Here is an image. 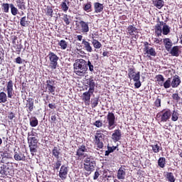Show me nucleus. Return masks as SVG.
I'll list each match as a JSON object with an SVG mask.
<instances>
[{
	"label": "nucleus",
	"instance_id": "obj_41",
	"mask_svg": "<svg viewBox=\"0 0 182 182\" xmlns=\"http://www.w3.org/2000/svg\"><path fill=\"white\" fill-rule=\"evenodd\" d=\"M60 166H62V161L60 159H57L55 163L53 164V170H59L60 168Z\"/></svg>",
	"mask_w": 182,
	"mask_h": 182
},
{
	"label": "nucleus",
	"instance_id": "obj_52",
	"mask_svg": "<svg viewBox=\"0 0 182 182\" xmlns=\"http://www.w3.org/2000/svg\"><path fill=\"white\" fill-rule=\"evenodd\" d=\"M93 126H95V127L100 129V127H103V122H102V120L100 119L97 120L93 123Z\"/></svg>",
	"mask_w": 182,
	"mask_h": 182
},
{
	"label": "nucleus",
	"instance_id": "obj_35",
	"mask_svg": "<svg viewBox=\"0 0 182 182\" xmlns=\"http://www.w3.org/2000/svg\"><path fill=\"white\" fill-rule=\"evenodd\" d=\"M166 158L165 157H160L158 159V166L161 168H164L166 167Z\"/></svg>",
	"mask_w": 182,
	"mask_h": 182
},
{
	"label": "nucleus",
	"instance_id": "obj_12",
	"mask_svg": "<svg viewBox=\"0 0 182 182\" xmlns=\"http://www.w3.org/2000/svg\"><path fill=\"white\" fill-rule=\"evenodd\" d=\"M55 80L49 78L46 82V90L51 95H55L56 87L55 86Z\"/></svg>",
	"mask_w": 182,
	"mask_h": 182
},
{
	"label": "nucleus",
	"instance_id": "obj_28",
	"mask_svg": "<svg viewBox=\"0 0 182 182\" xmlns=\"http://www.w3.org/2000/svg\"><path fill=\"white\" fill-rule=\"evenodd\" d=\"M92 45L95 48V49H100L102 48V43H100L99 41L97 39H95V36H92Z\"/></svg>",
	"mask_w": 182,
	"mask_h": 182
},
{
	"label": "nucleus",
	"instance_id": "obj_43",
	"mask_svg": "<svg viewBox=\"0 0 182 182\" xmlns=\"http://www.w3.org/2000/svg\"><path fill=\"white\" fill-rule=\"evenodd\" d=\"M99 97H94L91 100V106L92 109H94L95 107H97V105H99Z\"/></svg>",
	"mask_w": 182,
	"mask_h": 182
},
{
	"label": "nucleus",
	"instance_id": "obj_21",
	"mask_svg": "<svg viewBox=\"0 0 182 182\" xmlns=\"http://www.w3.org/2000/svg\"><path fill=\"white\" fill-rule=\"evenodd\" d=\"M82 45L83 46V49H85V50H86L87 52H90V53L93 52L92 44H90L89 41H86V39H82Z\"/></svg>",
	"mask_w": 182,
	"mask_h": 182
},
{
	"label": "nucleus",
	"instance_id": "obj_58",
	"mask_svg": "<svg viewBox=\"0 0 182 182\" xmlns=\"http://www.w3.org/2000/svg\"><path fill=\"white\" fill-rule=\"evenodd\" d=\"M4 55V51H0V65H1L2 62H4V59H5Z\"/></svg>",
	"mask_w": 182,
	"mask_h": 182
},
{
	"label": "nucleus",
	"instance_id": "obj_64",
	"mask_svg": "<svg viewBox=\"0 0 182 182\" xmlns=\"http://www.w3.org/2000/svg\"><path fill=\"white\" fill-rule=\"evenodd\" d=\"M33 136H35V132H33V131L28 133V137H34Z\"/></svg>",
	"mask_w": 182,
	"mask_h": 182
},
{
	"label": "nucleus",
	"instance_id": "obj_62",
	"mask_svg": "<svg viewBox=\"0 0 182 182\" xmlns=\"http://www.w3.org/2000/svg\"><path fill=\"white\" fill-rule=\"evenodd\" d=\"M100 176V173H99V171H95L94 174L93 180H97Z\"/></svg>",
	"mask_w": 182,
	"mask_h": 182
},
{
	"label": "nucleus",
	"instance_id": "obj_29",
	"mask_svg": "<svg viewBox=\"0 0 182 182\" xmlns=\"http://www.w3.org/2000/svg\"><path fill=\"white\" fill-rule=\"evenodd\" d=\"M16 2L18 9H21V11H25V9H26V3H25V0H16Z\"/></svg>",
	"mask_w": 182,
	"mask_h": 182
},
{
	"label": "nucleus",
	"instance_id": "obj_55",
	"mask_svg": "<svg viewBox=\"0 0 182 182\" xmlns=\"http://www.w3.org/2000/svg\"><path fill=\"white\" fill-rule=\"evenodd\" d=\"M47 16H53V9H51V7H47V11H46Z\"/></svg>",
	"mask_w": 182,
	"mask_h": 182
},
{
	"label": "nucleus",
	"instance_id": "obj_40",
	"mask_svg": "<svg viewBox=\"0 0 182 182\" xmlns=\"http://www.w3.org/2000/svg\"><path fill=\"white\" fill-rule=\"evenodd\" d=\"M20 25L21 26H28L29 25V21H28V18L26 16H23L20 19Z\"/></svg>",
	"mask_w": 182,
	"mask_h": 182
},
{
	"label": "nucleus",
	"instance_id": "obj_11",
	"mask_svg": "<svg viewBox=\"0 0 182 182\" xmlns=\"http://www.w3.org/2000/svg\"><path fill=\"white\" fill-rule=\"evenodd\" d=\"M128 77L130 80L137 81L140 79V72L136 73V68L132 65L128 69Z\"/></svg>",
	"mask_w": 182,
	"mask_h": 182
},
{
	"label": "nucleus",
	"instance_id": "obj_14",
	"mask_svg": "<svg viewBox=\"0 0 182 182\" xmlns=\"http://www.w3.org/2000/svg\"><path fill=\"white\" fill-rule=\"evenodd\" d=\"M0 156L1 157L0 163H2L3 164H5V163H6V160L12 159V154L9 153V149H6L4 151H0Z\"/></svg>",
	"mask_w": 182,
	"mask_h": 182
},
{
	"label": "nucleus",
	"instance_id": "obj_33",
	"mask_svg": "<svg viewBox=\"0 0 182 182\" xmlns=\"http://www.w3.org/2000/svg\"><path fill=\"white\" fill-rule=\"evenodd\" d=\"M58 46H60V49L65 50L68 48V46L69 45V43L65 40H60V41H58Z\"/></svg>",
	"mask_w": 182,
	"mask_h": 182
},
{
	"label": "nucleus",
	"instance_id": "obj_7",
	"mask_svg": "<svg viewBox=\"0 0 182 182\" xmlns=\"http://www.w3.org/2000/svg\"><path fill=\"white\" fill-rule=\"evenodd\" d=\"M151 44L149 43V42L145 41L144 43V55H147V58L151 59V56H156L157 53L156 52V49L153 47H150Z\"/></svg>",
	"mask_w": 182,
	"mask_h": 182
},
{
	"label": "nucleus",
	"instance_id": "obj_39",
	"mask_svg": "<svg viewBox=\"0 0 182 182\" xmlns=\"http://www.w3.org/2000/svg\"><path fill=\"white\" fill-rule=\"evenodd\" d=\"M162 33L163 35H168L170 33V26H168L166 23H164Z\"/></svg>",
	"mask_w": 182,
	"mask_h": 182
},
{
	"label": "nucleus",
	"instance_id": "obj_53",
	"mask_svg": "<svg viewBox=\"0 0 182 182\" xmlns=\"http://www.w3.org/2000/svg\"><path fill=\"white\" fill-rule=\"evenodd\" d=\"M63 20L65 25H70V21L69 20V16L68 14H63Z\"/></svg>",
	"mask_w": 182,
	"mask_h": 182
},
{
	"label": "nucleus",
	"instance_id": "obj_46",
	"mask_svg": "<svg viewBox=\"0 0 182 182\" xmlns=\"http://www.w3.org/2000/svg\"><path fill=\"white\" fill-rule=\"evenodd\" d=\"M83 9L85 11V12H92V2L88 1L87 4H85Z\"/></svg>",
	"mask_w": 182,
	"mask_h": 182
},
{
	"label": "nucleus",
	"instance_id": "obj_15",
	"mask_svg": "<svg viewBox=\"0 0 182 182\" xmlns=\"http://www.w3.org/2000/svg\"><path fill=\"white\" fill-rule=\"evenodd\" d=\"M117 178L118 180H124L126 178V166H121L117 172Z\"/></svg>",
	"mask_w": 182,
	"mask_h": 182
},
{
	"label": "nucleus",
	"instance_id": "obj_5",
	"mask_svg": "<svg viewBox=\"0 0 182 182\" xmlns=\"http://www.w3.org/2000/svg\"><path fill=\"white\" fill-rule=\"evenodd\" d=\"M156 117L159 119L161 123H166L171 117V109L168 108L162 109L156 114Z\"/></svg>",
	"mask_w": 182,
	"mask_h": 182
},
{
	"label": "nucleus",
	"instance_id": "obj_27",
	"mask_svg": "<svg viewBox=\"0 0 182 182\" xmlns=\"http://www.w3.org/2000/svg\"><path fill=\"white\" fill-rule=\"evenodd\" d=\"M152 4L158 9H161L164 6V0H152Z\"/></svg>",
	"mask_w": 182,
	"mask_h": 182
},
{
	"label": "nucleus",
	"instance_id": "obj_9",
	"mask_svg": "<svg viewBox=\"0 0 182 182\" xmlns=\"http://www.w3.org/2000/svg\"><path fill=\"white\" fill-rule=\"evenodd\" d=\"M107 129L113 130L116 127V116L114 113L109 112L107 115Z\"/></svg>",
	"mask_w": 182,
	"mask_h": 182
},
{
	"label": "nucleus",
	"instance_id": "obj_42",
	"mask_svg": "<svg viewBox=\"0 0 182 182\" xmlns=\"http://www.w3.org/2000/svg\"><path fill=\"white\" fill-rule=\"evenodd\" d=\"M9 6H11V4L8 3L1 4V9L3 12H4L5 14H8L9 12Z\"/></svg>",
	"mask_w": 182,
	"mask_h": 182
},
{
	"label": "nucleus",
	"instance_id": "obj_18",
	"mask_svg": "<svg viewBox=\"0 0 182 182\" xmlns=\"http://www.w3.org/2000/svg\"><path fill=\"white\" fill-rule=\"evenodd\" d=\"M111 139L114 143L120 141V140H122V131L119 129H115L114 133L112 134Z\"/></svg>",
	"mask_w": 182,
	"mask_h": 182
},
{
	"label": "nucleus",
	"instance_id": "obj_60",
	"mask_svg": "<svg viewBox=\"0 0 182 182\" xmlns=\"http://www.w3.org/2000/svg\"><path fill=\"white\" fill-rule=\"evenodd\" d=\"M11 41H12L13 45H16V41H18V36H11Z\"/></svg>",
	"mask_w": 182,
	"mask_h": 182
},
{
	"label": "nucleus",
	"instance_id": "obj_36",
	"mask_svg": "<svg viewBox=\"0 0 182 182\" xmlns=\"http://www.w3.org/2000/svg\"><path fill=\"white\" fill-rule=\"evenodd\" d=\"M151 147L154 153H159L160 151H161V150H163V147H161L158 144L151 145Z\"/></svg>",
	"mask_w": 182,
	"mask_h": 182
},
{
	"label": "nucleus",
	"instance_id": "obj_59",
	"mask_svg": "<svg viewBox=\"0 0 182 182\" xmlns=\"http://www.w3.org/2000/svg\"><path fill=\"white\" fill-rule=\"evenodd\" d=\"M15 62H16V63H18V65L23 63V60H22V58L21 57H17L15 59Z\"/></svg>",
	"mask_w": 182,
	"mask_h": 182
},
{
	"label": "nucleus",
	"instance_id": "obj_23",
	"mask_svg": "<svg viewBox=\"0 0 182 182\" xmlns=\"http://www.w3.org/2000/svg\"><path fill=\"white\" fill-rule=\"evenodd\" d=\"M103 9H105V6L100 2L94 3V10L95 14H100V12H103Z\"/></svg>",
	"mask_w": 182,
	"mask_h": 182
},
{
	"label": "nucleus",
	"instance_id": "obj_32",
	"mask_svg": "<svg viewBox=\"0 0 182 182\" xmlns=\"http://www.w3.org/2000/svg\"><path fill=\"white\" fill-rule=\"evenodd\" d=\"M127 29L128 33L131 36L134 35V33H139V32L137 31V28L134 27V26L133 25H129Z\"/></svg>",
	"mask_w": 182,
	"mask_h": 182
},
{
	"label": "nucleus",
	"instance_id": "obj_19",
	"mask_svg": "<svg viewBox=\"0 0 182 182\" xmlns=\"http://www.w3.org/2000/svg\"><path fill=\"white\" fill-rule=\"evenodd\" d=\"M171 87L173 89H176V87H178L180 85H181V79L180 78V76L176 75L173 77L172 81H171Z\"/></svg>",
	"mask_w": 182,
	"mask_h": 182
},
{
	"label": "nucleus",
	"instance_id": "obj_8",
	"mask_svg": "<svg viewBox=\"0 0 182 182\" xmlns=\"http://www.w3.org/2000/svg\"><path fill=\"white\" fill-rule=\"evenodd\" d=\"M85 153H87V147L86 146V145L82 144L81 146H79L77 151H76V160H82V159H86L87 157H89L87 156V154H85Z\"/></svg>",
	"mask_w": 182,
	"mask_h": 182
},
{
	"label": "nucleus",
	"instance_id": "obj_22",
	"mask_svg": "<svg viewBox=\"0 0 182 182\" xmlns=\"http://www.w3.org/2000/svg\"><path fill=\"white\" fill-rule=\"evenodd\" d=\"M164 45L166 50H167V52H170L171 48L173 47V41H171V40L168 38H164Z\"/></svg>",
	"mask_w": 182,
	"mask_h": 182
},
{
	"label": "nucleus",
	"instance_id": "obj_44",
	"mask_svg": "<svg viewBox=\"0 0 182 182\" xmlns=\"http://www.w3.org/2000/svg\"><path fill=\"white\" fill-rule=\"evenodd\" d=\"M154 105L157 109H159V107H161V97L157 96L156 99L154 102Z\"/></svg>",
	"mask_w": 182,
	"mask_h": 182
},
{
	"label": "nucleus",
	"instance_id": "obj_38",
	"mask_svg": "<svg viewBox=\"0 0 182 182\" xmlns=\"http://www.w3.org/2000/svg\"><path fill=\"white\" fill-rule=\"evenodd\" d=\"M8 102V97L6 96V93L4 92H0V103H6Z\"/></svg>",
	"mask_w": 182,
	"mask_h": 182
},
{
	"label": "nucleus",
	"instance_id": "obj_2",
	"mask_svg": "<svg viewBox=\"0 0 182 182\" xmlns=\"http://www.w3.org/2000/svg\"><path fill=\"white\" fill-rule=\"evenodd\" d=\"M87 85L89 87L88 91L83 92L82 99L84 101L85 106H89L90 105V97H92V95L95 93V87H96V83L95 82V80L90 78L87 81Z\"/></svg>",
	"mask_w": 182,
	"mask_h": 182
},
{
	"label": "nucleus",
	"instance_id": "obj_10",
	"mask_svg": "<svg viewBox=\"0 0 182 182\" xmlns=\"http://www.w3.org/2000/svg\"><path fill=\"white\" fill-rule=\"evenodd\" d=\"M48 59L50 60V69L55 70L58 68V61L59 60V57L55 54V53L50 51L48 53Z\"/></svg>",
	"mask_w": 182,
	"mask_h": 182
},
{
	"label": "nucleus",
	"instance_id": "obj_61",
	"mask_svg": "<svg viewBox=\"0 0 182 182\" xmlns=\"http://www.w3.org/2000/svg\"><path fill=\"white\" fill-rule=\"evenodd\" d=\"M117 147L113 146H107V150L109 151V153H113L114 150H116Z\"/></svg>",
	"mask_w": 182,
	"mask_h": 182
},
{
	"label": "nucleus",
	"instance_id": "obj_37",
	"mask_svg": "<svg viewBox=\"0 0 182 182\" xmlns=\"http://www.w3.org/2000/svg\"><path fill=\"white\" fill-rule=\"evenodd\" d=\"M38 124H39V121H38L36 117H33L30 119V126L31 127H36Z\"/></svg>",
	"mask_w": 182,
	"mask_h": 182
},
{
	"label": "nucleus",
	"instance_id": "obj_16",
	"mask_svg": "<svg viewBox=\"0 0 182 182\" xmlns=\"http://www.w3.org/2000/svg\"><path fill=\"white\" fill-rule=\"evenodd\" d=\"M69 171V169L68 167L65 165L61 166L59 171V177L61 178V180H66L68 178V173Z\"/></svg>",
	"mask_w": 182,
	"mask_h": 182
},
{
	"label": "nucleus",
	"instance_id": "obj_30",
	"mask_svg": "<svg viewBox=\"0 0 182 182\" xmlns=\"http://www.w3.org/2000/svg\"><path fill=\"white\" fill-rule=\"evenodd\" d=\"M52 155L54 156L57 160H60L59 159L60 156V149L58 148V146H54L52 150Z\"/></svg>",
	"mask_w": 182,
	"mask_h": 182
},
{
	"label": "nucleus",
	"instance_id": "obj_4",
	"mask_svg": "<svg viewBox=\"0 0 182 182\" xmlns=\"http://www.w3.org/2000/svg\"><path fill=\"white\" fill-rule=\"evenodd\" d=\"M27 140L31 156H36V154L38 152V143L39 140H38L36 136H28Z\"/></svg>",
	"mask_w": 182,
	"mask_h": 182
},
{
	"label": "nucleus",
	"instance_id": "obj_24",
	"mask_svg": "<svg viewBox=\"0 0 182 182\" xmlns=\"http://www.w3.org/2000/svg\"><path fill=\"white\" fill-rule=\"evenodd\" d=\"M14 158V160H16V161H25V160H26V156H25V154L21 152H15Z\"/></svg>",
	"mask_w": 182,
	"mask_h": 182
},
{
	"label": "nucleus",
	"instance_id": "obj_48",
	"mask_svg": "<svg viewBox=\"0 0 182 182\" xmlns=\"http://www.w3.org/2000/svg\"><path fill=\"white\" fill-rule=\"evenodd\" d=\"M86 68L89 69L90 72H95V66L93 65L92 62H90V60L86 61Z\"/></svg>",
	"mask_w": 182,
	"mask_h": 182
},
{
	"label": "nucleus",
	"instance_id": "obj_63",
	"mask_svg": "<svg viewBox=\"0 0 182 182\" xmlns=\"http://www.w3.org/2000/svg\"><path fill=\"white\" fill-rule=\"evenodd\" d=\"M14 117H15V114H14V112H10L9 114V119L10 120H13L14 119Z\"/></svg>",
	"mask_w": 182,
	"mask_h": 182
},
{
	"label": "nucleus",
	"instance_id": "obj_56",
	"mask_svg": "<svg viewBox=\"0 0 182 182\" xmlns=\"http://www.w3.org/2000/svg\"><path fill=\"white\" fill-rule=\"evenodd\" d=\"M155 79H156V81L158 82H164V76H163V75H161V74L157 75L155 77Z\"/></svg>",
	"mask_w": 182,
	"mask_h": 182
},
{
	"label": "nucleus",
	"instance_id": "obj_1",
	"mask_svg": "<svg viewBox=\"0 0 182 182\" xmlns=\"http://www.w3.org/2000/svg\"><path fill=\"white\" fill-rule=\"evenodd\" d=\"M74 73L80 77H83L87 73L88 68L86 67V60L80 58L77 59L73 64Z\"/></svg>",
	"mask_w": 182,
	"mask_h": 182
},
{
	"label": "nucleus",
	"instance_id": "obj_49",
	"mask_svg": "<svg viewBox=\"0 0 182 182\" xmlns=\"http://www.w3.org/2000/svg\"><path fill=\"white\" fill-rule=\"evenodd\" d=\"M164 89H170L171 87V78H168L163 84Z\"/></svg>",
	"mask_w": 182,
	"mask_h": 182
},
{
	"label": "nucleus",
	"instance_id": "obj_26",
	"mask_svg": "<svg viewBox=\"0 0 182 182\" xmlns=\"http://www.w3.org/2000/svg\"><path fill=\"white\" fill-rule=\"evenodd\" d=\"M0 174H2V176H9V168L5 164H1L0 166Z\"/></svg>",
	"mask_w": 182,
	"mask_h": 182
},
{
	"label": "nucleus",
	"instance_id": "obj_6",
	"mask_svg": "<svg viewBox=\"0 0 182 182\" xmlns=\"http://www.w3.org/2000/svg\"><path fill=\"white\" fill-rule=\"evenodd\" d=\"M84 168L86 171H88L90 174L95 171L96 168V161L90 160V157L87 156L84 159Z\"/></svg>",
	"mask_w": 182,
	"mask_h": 182
},
{
	"label": "nucleus",
	"instance_id": "obj_47",
	"mask_svg": "<svg viewBox=\"0 0 182 182\" xmlns=\"http://www.w3.org/2000/svg\"><path fill=\"white\" fill-rule=\"evenodd\" d=\"M10 8H11V13L14 16H16L18 15V9L15 7V6L12 4H10Z\"/></svg>",
	"mask_w": 182,
	"mask_h": 182
},
{
	"label": "nucleus",
	"instance_id": "obj_54",
	"mask_svg": "<svg viewBox=\"0 0 182 182\" xmlns=\"http://www.w3.org/2000/svg\"><path fill=\"white\" fill-rule=\"evenodd\" d=\"M56 113L53 112L50 116V122L53 123L54 124H56Z\"/></svg>",
	"mask_w": 182,
	"mask_h": 182
},
{
	"label": "nucleus",
	"instance_id": "obj_34",
	"mask_svg": "<svg viewBox=\"0 0 182 182\" xmlns=\"http://www.w3.org/2000/svg\"><path fill=\"white\" fill-rule=\"evenodd\" d=\"M165 177L168 182H176L174 174L171 172H166Z\"/></svg>",
	"mask_w": 182,
	"mask_h": 182
},
{
	"label": "nucleus",
	"instance_id": "obj_50",
	"mask_svg": "<svg viewBox=\"0 0 182 182\" xmlns=\"http://www.w3.org/2000/svg\"><path fill=\"white\" fill-rule=\"evenodd\" d=\"M171 97L174 102H176V103H178V102H180V100L181 99V97L178 95V92H175L172 94Z\"/></svg>",
	"mask_w": 182,
	"mask_h": 182
},
{
	"label": "nucleus",
	"instance_id": "obj_45",
	"mask_svg": "<svg viewBox=\"0 0 182 182\" xmlns=\"http://www.w3.org/2000/svg\"><path fill=\"white\" fill-rule=\"evenodd\" d=\"M178 116H180L178 112H177L176 110H173L171 115L172 122H177V120H178Z\"/></svg>",
	"mask_w": 182,
	"mask_h": 182
},
{
	"label": "nucleus",
	"instance_id": "obj_51",
	"mask_svg": "<svg viewBox=\"0 0 182 182\" xmlns=\"http://www.w3.org/2000/svg\"><path fill=\"white\" fill-rule=\"evenodd\" d=\"M60 6L63 12H68V11L69 10V6L66 4V0L61 3Z\"/></svg>",
	"mask_w": 182,
	"mask_h": 182
},
{
	"label": "nucleus",
	"instance_id": "obj_17",
	"mask_svg": "<svg viewBox=\"0 0 182 182\" xmlns=\"http://www.w3.org/2000/svg\"><path fill=\"white\" fill-rule=\"evenodd\" d=\"M6 91H7V97L9 99H12V97L14 96V82L12 81V80H10L7 82Z\"/></svg>",
	"mask_w": 182,
	"mask_h": 182
},
{
	"label": "nucleus",
	"instance_id": "obj_20",
	"mask_svg": "<svg viewBox=\"0 0 182 182\" xmlns=\"http://www.w3.org/2000/svg\"><path fill=\"white\" fill-rule=\"evenodd\" d=\"M164 22L163 21H159L154 26V31L156 35L157 36H161V33H163V25Z\"/></svg>",
	"mask_w": 182,
	"mask_h": 182
},
{
	"label": "nucleus",
	"instance_id": "obj_57",
	"mask_svg": "<svg viewBox=\"0 0 182 182\" xmlns=\"http://www.w3.org/2000/svg\"><path fill=\"white\" fill-rule=\"evenodd\" d=\"M134 82H135L134 86L136 89H139L141 86V82H140V79L139 80L134 81Z\"/></svg>",
	"mask_w": 182,
	"mask_h": 182
},
{
	"label": "nucleus",
	"instance_id": "obj_3",
	"mask_svg": "<svg viewBox=\"0 0 182 182\" xmlns=\"http://www.w3.org/2000/svg\"><path fill=\"white\" fill-rule=\"evenodd\" d=\"M103 140H105V134H103L100 130H97L93 140L96 150H102V149L105 147Z\"/></svg>",
	"mask_w": 182,
	"mask_h": 182
},
{
	"label": "nucleus",
	"instance_id": "obj_25",
	"mask_svg": "<svg viewBox=\"0 0 182 182\" xmlns=\"http://www.w3.org/2000/svg\"><path fill=\"white\" fill-rule=\"evenodd\" d=\"M169 53L171 56H176V58H178L180 56V48L178 46H175L169 50Z\"/></svg>",
	"mask_w": 182,
	"mask_h": 182
},
{
	"label": "nucleus",
	"instance_id": "obj_13",
	"mask_svg": "<svg viewBox=\"0 0 182 182\" xmlns=\"http://www.w3.org/2000/svg\"><path fill=\"white\" fill-rule=\"evenodd\" d=\"M77 30L81 33H87L89 32V22H86L83 20L79 21V25L77 26Z\"/></svg>",
	"mask_w": 182,
	"mask_h": 182
},
{
	"label": "nucleus",
	"instance_id": "obj_31",
	"mask_svg": "<svg viewBox=\"0 0 182 182\" xmlns=\"http://www.w3.org/2000/svg\"><path fill=\"white\" fill-rule=\"evenodd\" d=\"M27 104L26 107H28L29 112H33V106H34V102H33V98H28L26 100Z\"/></svg>",
	"mask_w": 182,
	"mask_h": 182
}]
</instances>
